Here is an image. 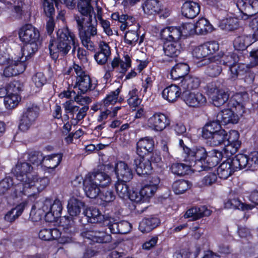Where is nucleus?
Masks as SVG:
<instances>
[{"label":"nucleus","mask_w":258,"mask_h":258,"mask_svg":"<svg viewBox=\"0 0 258 258\" xmlns=\"http://www.w3.org/2000/svg\"><path fill=\"white\" fill-rule=\"evenodd\" d=\"M48 183L49 179L47 177L39 178L36 173L30 182L15 185L12 188L11 196L13 199L22 198L23 196L34 197L42 191Z\"/></svg>","instance_id":"nucleus-1"},{"label":"nucleus","mask_w":258,"mask_h":258,"mask_svg":"<svg viewBox=\"0 0 258 258\" xmlns=\"http://www.w3.org/2000/svg\"><path fill=\"white\" fill-rule=\"evenodd\" d=\"M111 181L110 176L106 173L97 171L89 173L83 180V189L87 197L95 199L102 187L109 185Z\"/></svg>","instance_id":"nucleus-2"},{"label":"nucleus","mask_w":258,"mask_h":258,"mask_svg":"<svg viewBox=\"0 0 258 258\" xmlns=\"http://www.w3.org/2000/svg\"><path fill=\"white\" fill-rule=\"evenodd\" d=\"M78 46L79 42L75 34L66 27L57 31L55 44H50L49 49L50 54L56 56V52L54 51L53 47H56L57 52L63 55L67 54L72 47V53H74Z\"/></svg>","instance_id":"nucleus-3"},{"label":"nucleus","mask_w":258,"mask_h":258,"mask_svg":"<svg viewBox=\"0 0 258 258\" xmlns=\"http://www.w3.org/2000/svg\"><path fill=\"white\" fill-rule=\"evenodd\" d=\"M138 156L134 158L133 165L137 174L146 176L152 173L154 168H162L164 163L160 153H155L151 156Z\"/></svg>","instance_id":"nucleus-4"},{"label":"nucleus","mask_w":258,"mask_h":258,"mask_svg":"<svg viewBox=\"0 0 258 258\" xmlns=\"http://www.w3.org/2000/svg\"><path fill=\"white\" fill-rule=\"evenodd\" d=\"M19 34L21 40L27 43L22 48V54L30 57L38 50L37 42L40 36L39 32L32 25L27 24L21 28Z\"/></svg>","instance_id":"nucleus-5"},{"label":"nucleus","mask_w":258,"mask_h":258,"mask_svg":"<svg viewBox=\"0 0 258 258\" xmlns=\"http://www.w3.org/2000/svg\"><path fill=\"white\" fill-rule=\"evenodd\" d=\"M238 115L230 109H222L218 113L216 119L208 122L204 127L202 131L203 137H207V135H211V133L223 130L222 125L229 123L235 124L238 122Z\"/></svg>","instance_id":"nucleus-6"},{"label":"nucleus","mask_w":258,"mask_h":258,"mask_svg":"<svg viewBox=\"0 0 258 258\" xmlns=\"http://www.w3.org/2000/svg\"><path fill=\"white\" fill-rule=\"evenodd\" d=\"M185 151L187 155H184V161L190 164L193 171H203L204 163L208 154L206 148L202 145H196L191 148H186Z\"/></svg>","instance_id":"nucleus-7"},{"label":"nucleus","mask_w":258,"mask_h":258,"mask_svg":"<svg viewBox=\"0 0 258 258\" xmlns=\"http://www.w3.org/2000/svg\"><path fill=\"white\" fill-rule=\"evenodd\" d=\"M40 114V107L33 103L24 108L20 116L19 128L22 132L27 131L34 125Z\"/></svg>","instance_id":"nucleus-8"},{"label":"nucleus","mask_w":258,"mask_h":258,"mask_svg":"<svg viewBox=\"0 0 258 258\" xmlns=\"http://www.w3.org/2000/svg\"><path fill=\"white\" fill-rule=\"evenodd\" d=\"M42 210L44 213L45 219L48 222H52L61 217L62 211L61 202L57 198L52 202L50 198H46L43 203Z\"/></svg>","instance_id":"nucleus-9"},{"label":"nucleus","mask_w":258,"mask_h":258,"mask_svg":"<svg viewBox=\"0 0 258 258\" xmlns=\"http://www.w3.org/2000/svg\"><path fill=\"white\" fill-rule=\"evenodd\" d=\"M81 235L94 243H106L112 240L111 235L103 229L98 228L97 225L84 229L81 232Z\"/></svg>","instance_id":"nucleus-10"},{"label":"nucleus","mask_w":258,"mask_h":258,"mask_svg":"<svg viewBox=\"0 0 258 258\" xmlns=\"http://www.w3.org/2000/svg\"><path fill=\"white\" fill-rule=\"evenodd\" d=\"M219 49L218 43L215 41L206 42L196 47L192 52L194 57L201 59L202 64H208L211 60L209 56Z\"/></svg>","instance_id":"nucleus-11"},{"label":"nucleus","mask_w":258,"mask_h":258,"mask_svg":"<svg viewBox=\"0 0 258 258\" xmlns=\"http://www.w3.org/2000/svg\"><path fill=\"white\" fill-rule=\"evenodd\" d=\"M33 170V167L30 163L24 162L17 163L13 173L16 178L20 181L19 183H26L30 182L36 174Z\"/></svg>","instance_id":"nucleus-12"},{"label":"nucleus","mask_w":258,"mask_h":258,"mask_svg":"<svg viewBox=\"0 0 258 258\" xmlns=\"http://www.w3.org/2000/svg\"><path fill=\"white\" fill-rule=\"evenodd\" d=\"M117 98H104L100 102H97L91 106V109L94 111L104 109L101 111L97 117V121L101 122L107 118L110 115L112 107L116 103Z\"/></svg>","instance_id":"nucleus-13"},{"label":"nucleus","mask_w":258,"mask_h":258,"mask_svg":"<svg viewBox=\"0 0 258 258\" xmlns=\"http://www.w3.org/2000/svg\"><path fill=\"white\" fill-rule=\"evenodd\" d=\"M29 57H26L22 54V56L19 60L17 59L9 60L6 65L7 67L4 69L3 75L6 78L16 76L23 73L26 69L25 61Z\"/></svg>","instance_id":"nucleus-14"},{"label":"nucleus","mask_w":258,"mask_h":258,"mask_svg":"<svg viewBox=\"0 0 258 258\" xmlns=\"http://www.w3.org/2000/svg\"><path fill=\"white\" fill-rule=\"evenodd\" d=\"M155 141L153 137L147 136L140 138L136 143V153L138 156H151L155 153H160L154 151Z\"/></svg>","instance_id":"nucleus-15"},{"label":"nucleus","mask_w":258,"mask_h":258,"mask_svg":"<svg viewBox=\"0 0 258 258\" xmlns=\"http://www.w3.org/2000/svg\"><path fill=\"white\" fill-rule=\"evenodd\" d=\"M91 0H78L77 8L80 15H76L74 19L77 22V17H80L83 20V24L86 23H91L93 18H95V12L91 5Z\"/></svg>","instance_id":"nucleus-16"},{"label":"nucleus","mask_w":258,"mask_h":258,"mask_svg":"<svg viewBox=\"0 0 258 258\" xmlns=\"http://www.w3.org/2000/svg\"><path fill=\"white\" fill-rule=\"evenodd\" d=\"M149 126L156 132H161L170 124V119L166 114L155 112L148 120Z\"/></svg>","instance_id":"nucleus-17"},{"label":"nucleus","mask_w":258,"mask_h":258,"mask_svg":"<svg viewBox=\"0 0 258 258\" xmlns=\"http://www.w3.org/2000/svg\"><path fill=\"white\" fill-rule=\"evenodd\" d=\"M86 207V204L82 200L75 198H71L68 202L67 209L69 216L64 217V221L67 223V220H70L74 223V220L79 217L82 209Z\"/></svg>","instance_id":"nucleus-18"},{"label":"nucleus","mask_w":258,"mask_h":258,"mask_svg":"<svg viewBox=\"0 0 258 258\" xmlns=\"http://www.w3.org/2000/svg\"><path fill=\"white\" fill-rule=\"evenodd\" d=\"M239 134L236 130H230L227 134L226 132L225 139V152L230 153L232 155L237 152L240 148L241 142L239 140Z\"/></svg>","instance_id":"nucleus-19"},{"label":"nucleus","mask_w":258,"mask_h":258,"mask_svg":"<svg viewBox=\"0 0 258 258\" xmlns=\"http://www.w3.org/2000/svg\"><path fill=\"white\" fill-rule=\"evenodd\" d=\"M131 60L128 55H126L124 57V60H121L119 58L114 57L110 63H108L104 67V71L113 74V72L115 70L118 72L124 74L127 70L131 67Z\"/></svg>","instance_id":"nucleus-20"},{"label":"nucleus","mask_w":258,"mask_h":258,"mask_svg":"<svg viewBox=\"0 0 258 258\" xmlns=\"http://www.w3.org/2000/svg\"><path fill=\"white\" fill-rule=\"evenodd\" d=\"M114 170L117 179L131 181L133 178V170L124 161L116 160Z\"/></svg>","instance_id":"nucleus-21"},{"label":"nucleus","mask_w":258,"mask_h":258,"mask_svg":"<svg viewBox=\"0 0 258 258\" xmlns=\"http://www.w3.org/2000/svg\"><path fill=\"white\" fill-rule=\"evenodd\" d=\"M223 157L222 152L218 149H212L208 151L206 159L203 165V171L208 170L217 166Z\"/></svg>","instance_id":"nucleus-22"},{"label":"nucleus","mask_w":258,"mask_h":258,"mask_svg":"<svg viewBox=\"0 0 258 258\" xmlns=\"http://www.w3.org/2000/svg\"><path fill=\"white\" fill-rule=\"evenodd\" d=\"M211 211L206 206L192 207L186 210L183 216L190 218V221H196L211 215Z\"/></svg>","instance_id":"nucleus-23"},{"label":"nucleus","mask_w":258,"mask_h":258,"mask_svg":"<svg viewBox=\"0 0 258 258\" xmlns=\"http://www.w3.org/2000/svg\"><path fill=\"white\" fill-rule=\"evenodd\" d=\"M83 214L86 217L87 223L103 224L106 217L98 208L94 207L85 208Z\"/></svg>","instance_id":"nucleus-24"},{"label":"nucleus","mask_w":258,"mask_h":258,"mask_svg":"<svg viewBox=\"0 0 258 258\" xmlns=\"http://www.w3.org/2000/svg\"><path fill=\"white\" fill-rule=\"evenodd\" d=\"M160 183V178L155 176L145 183L141 188V193L143 195L144 199L148 201L150 198L153 196L158 189Z\"/></svg>","instance_id":"nucleus-25"},{"label":"nucleus","mask_w":258,"mask_h":258,"mask_svg":"<svg viewBox=\"0 0 258 258\" xmlns=\"http://www.w3.org/2000/svg\"><path fill=\"white\" fill-rule=\"evenodd\" d=\"M161 35L166 41L179 42L182 35V31L180 27H167L161 31Z\"/></svg>","instance_id":"nucleus-26"},{"label":"nucleus","mask_w":258,"mask_h":258,"mask_svg":"<svg viewBox=\"0 0 258 258\" xmlns=\"http://www.w3.org/2000/svg\"><path fill=\"white\" fill-rule=\"evenodd\" d=\"M161 220L156 215H152L149 217L144 218L140 222L139 229L142 233H149L160 225Z\"/></svg>","instance_id":"nucleus-27"},{"label":"nucleus","mask_w":258,"mask_h":258,"mask_svg":"<svg viewBox=\"0 0 258 258\" xmlns=\"http://www.w3.org/2000/svg\"><path fill=\"white\" fill-rule=\"evenodd\" d=\"M73 78H76L75 84L78 85L81 94H85L91 90V87H92L91 79L83 69L81 75L72 77V81ZM72 85H73V82H72Z\"/></svg>","instance_id":"nucleus-28"},{"label":"nucleus","mask_w":258,"mask_h":258,"mask_svg":"<svg viewBox=\"0 0 258 258\" xmlns=\"http://www.w3.org/2000/svg\"><path fill=\"white\" fill-rule=\"evenodd\" d=\"M77 27L79 31L80 39L82 44L89 50L94 49L93 43L91 40L90 36L87 35L85 32V27L84 24H83V19L80 17H77Z\"/></svg>","instance_id":"nucleus-29"},{"label":"nucleus","mask_w":258,"mask_h":258,"mask_svg":"<svg viewBox=\"0 0 258 258\" xmlns=\"http://www.w3.org/2000/svg\"><path fill=\"white\" fill-rule=\"evenodd\" d=\"M212 103L214 106L220 107L223 106V109H230L231 111H235L233 108H236L237 105H239L234 98H210Z\"/></svg>","instance_id":"nucleus-30"},{"label":"nucleus","mask_w":258,"mask_h":258,"mask_svg":"<svg viewBox=\"0 0 258 258\" xmlns=\"http://www.w3.org/2000/svg\"><path fill=\"white\" fill-rule=\"evenodd\" d=\"M200 12V5L198 3L191 1L185 2L181 8L182 15L189 19H193L196 17Z\"/></svg>","instance_id":"nucleus-31"},{"label":"nucleus","mask_w":258,"mask_h":258,"mask_svg":"<svg viewBox=\"0 0 258 258\" xmlns=\"http://www.w3.org/2000/svg\"><path fill=\"white\" fill-rule=\"evenodd\" d=\"M27 205L26 201L22 202L18 204L15 207L9 211L5 215L4 219L6 221L12 223L20 217L24 212Z\"/></svg>","instance_id":"nucleus-32"},{"label":"nucleus","mask_w":258,"mask_h":258,"mask_svg":"<svg viewBox=\"0 0 258 258\" xmlns=\"http://www.w3.org/2000/svg\"><path fill=\"white\" fill-rule=\"evenodd\" d=\"M62 220L63 219L60 220V223L63 227L64 233L60 236L58 242L64 244L72 242L74 228L72 226V222L70 220H67V223Z\"/></svg>","instance_id":"nucleus-33"},{"label":"nucleus","mask_w":258,"mask_h":258,"mask_svg":"<svg viewBox=\"0 0 258 258\" xmlns=\"http://www.w3.org/2000/svg\"><path fill=\"white\" fill-rule=\"evenodd\" d=\"M225 136L226 131L223 129L212 132L211 135H207V137L203 138L208 140L211 146H217L222 144L225 145Z\"/></svg>","instance_id":"nucleus-34"},{"label":"nucleus","mask_w":258,"mask_h":258,"mask_svg":"<svg viewBox=\"0 0 258 258\" xmlns=\"http://www.w3.org/2000/svg\"><path fill=\"white\" fill-rule=\"evenodd\" d=\"M181 46L180 42L165 41L163 45L165 54L170 57L177 56L180 53Z\"/></svg>","instance_id":"nucleus-35"},{"label":"nucleus","mask_w":258,"mask_h":258,"mask_svg":"<svg viewBox=\"0 0 258 258\" xmlns=\"http://www.w3.org/2000/svg\"><path fill=\"white\" fill-rule=\"evenodd\" d=\"M189 71L188 65L185 63H179L176 64L171 71V76L172 79L177 80L184 78L187 76Z\"/></svg>","instance_id":"nucleus-36"},{"label":"nucleus","mask_w":258,"mask_h":258,"mask_svg":"<svg viewBox=\"0 0 258 258\" xmlns=\"http://www.w3.org/2000/svg\"><path fill=\"white\" fill-rule=\"evenodd\" d=\"M63 154L61 152L53 153L44 156V161L48 169H55L61 162Z\"/></svg>","instance_id":"nucleus-37"},{"label":"nucleus","mask_w":258,"mask_h":258,"mask_svg":"<svg viewBox=\"0 0 258 258\" xmlns=\"http://www.w3.org/2000/svg\"><path fill=\"white\" fill-rule=\"evenodd\" d=\"M130 181L117 179L114 184V188L118 196L123 200H126V197L130 196V188L127 184Z\"/></svg>","instance_id":"nucleus-38"},{"label":"nucleus","mask_w":258,"mask_h":258,"mask_svg":"<svg viewBox=\"0 0 258 258\" xmlns=\"http://www.w3.org/2000/svg\"><path fill=\"white\" fill-rule=\"evenodd\" d=\"M164 99L167 100L169 102H175L177 101L178 98H173L172 99H170L169 98H163ZM182 99L183 101L191 107H200L205 104L207 102V98H180Z\"/></svg>","instance_id":"nucleus-39"},{"label":"nucleus","mask_w":258,"mask_h":258,"mask_svg":"<svg viewBox=\"0 0 258 258\" xmlns=\"http://www.w3.org/2000/svg\"><path fill=\"white\" fill-rule=\"evenodd\" d=\"M27 155V161L34 166L38 167L44 162V156L40 151L32 150L29 151Z\"/></svg>","instance_id":"nucleus-40"},{"label":"nucleus","mask_w":258,"mask_h":258,"mask_svg":"<svg viewBox=\"0 0 258 258\" xmlns=\"http://www.w3.org/2000/svg\"><path fill=\"white\" fill-rule=\"evenodd\" d=\"M196 34L205 35L213 30V26L205 18L200 19L195 24Z\"/></svg>","instance_id":"nucleus-41"},{"label":"nucleus","mask_w":258,"mask_h":258,"mask_svg":"<svg viewBox=\"0 0 258 258\" xmlns=\"http://www.w3.org/2000/svg\"><path fill=\"white\" fill-rule=\"evenodd\" d=\"M180 84L183 89L190 91L199 87L200 84V80L196 77L187 76L183 78Z\"/></svg>","instance_id":"nucleus-42"},{"label":"nucleus","mask_w":258,"mask_h":258,"mask_svg":"<svg viewBox=\"0 0 258 258\" xmlns=\"http://www.w3.org/2000/svg\"><path fill=\"white\" fill-rule=\"evenodd\" d=\"M21 91L20 84L18 82L10 83L6 89H0V95L6 92V97H18Z\"/></svg>","instance_id":"nucleus-43"},{"label":"nucleus","mask_w":258,"mask_h":258,"mask_svg":"<svg viewBox=\"0 0 258 258\" xmlns=\"http://www.w3.org/2000/svg\"><path fill=\"white\" fill-rule=\"evenodd\" d=\"M258 13V1L243 0V16H253Z\"/></svg>","instance_id":"nucleus-44"},{"label":"nucleus","mask_w":258,"mask_h":258,"mask_svg":"<svg viewBox=\"0 0 258 258\" xmlns=\"http://www.w3.org/2000/svg\"><path fill=\"white\" fill-rule=\"evenodd\" d=\"M142 8L144 13L149 15L157 14L160 11L158 0H146L143 4Z\"/></svg>","instance_id":"nucleus-45"},{"label":"nucleus","mask_w":258,"mask_h":258,"mask_svg":"<svg viewBox=\"0 0 258 258\" xmlns=\"http://www.w3.org/2000/svg\"><path fill=\"white\" fill-rule=\"evenodd\" d=\"M191 169H192L191 166L190 164L187 163H174L170 167L172 173L178 176H183L187 174Z\"/></svg>","instance_id":"nucleus-46"},{"label":"nucleus","mask_w":258,"mask_h":258,"mask_svg":"<svg viewBox=\"0 0 258 258\" xmlns=\"http://www.w3.org/2000/svg\"><path fill=\"white\" fill-rule=\"evenodd\" d=\"M206 91L208 95H212L213 97H229L231 95L227 89H218L215 83L209 84L207 86Z\"/></svg>","instance_id":"nucleus-47"},{"label":"nucleus","mask_w":258,"mask_h":258,"mask_svg":"<svg viewBox=\"0 0 258 258\" xmlns=\"http://www.w3.org/2000/svg\"><path fill=\"white\" fill-rule=\"evenodd\" d=\"M190 185L191 184L188 180L179 179L173 183L172 187L176 195H180L185 192L190 187Z\"/></svg>","instance_id":"nucleus-48"},{"label":"nucleus","mask_w":258,"mask_h":258,"mask_svg":"<svg viewBox=\"0 0 258 258\" xmlns=\"http://www.w3.org/2000/svg\"><path fill=\"white\" fill-rule=\"evenodd\" d=\"M245 151L243 150V157L246 159V163L243 165V169L247 168V170H253L258 165V152H254L248 156L244 154Z\"/></svg>","instance_id":"nucleus-49"},{"label":"nucleus","mask_w":258,"mask_h":258,"mask_svg":"<svg viewBox=\"0 0 258 258\" xmlns=\"http://www.w3.org/2000/svg\"><path fill=\"white\" fill-rule=\"evenodd\" d=\"M225 208L242 210V202L235 194H230L224 203Z\"/></svg>","instance_id":"nucleus-50"},{"label":"nucleus","mask_w":258,"mask_h":258,"mask_svg":"<svg viewBox=\"0 0 258 258\" xmlns=\"http://www.w3.org/2000/svg\"><path fill=\"white\" fill-rule=\"evenodd\" d=\"M233 173L234 172L230 168V165H229L228 163H225L224 161L218 168L217 174L220 178L226 179Z\"/></svg>","instance_id":"nucleus-51"},{"label":"nucleus","mask_w":258,"mask_h":258,"mask_svg":"<svg viewBox=\"0 0 258 258\" xmlns=\"http://www.w3.org/2000/svg\"><path fill=\"white\" fill-rule=\"evenodd\" d=\"M242 153H239L227 159L225 162V163H228L229 165H230V168L234 172L242 169V166L240 163Z\"/></svg>","instance_id":"nucleus-52"},{"label":"nucleus","mask_w":258,"mask_h":258,"mask_svg":"<svg viewBox=\"0 0 258 258\" xmlns=\"http://www.w3.org/2000/svg\"><path fill=\"white\" fill-rule=\"evenodd\" d=\"M118 22L121 23L120 25V30L124 31L134 24L135 19L132 16L122 14L120 15Z\"/></svg>","instance_id":"nucleus-53"},{"label":"nucleus","mask_w":258,"mask_h":258,"mask_svg":"<svg viewBox=\"0 0 258 258\" xmlns=\"http://www.w3.org/2000/svg\"><path fill=\"white\" fill-rule=\"evenodd\" d=\"M98 197L104 202L110 203L114 201L115 196L112 190L106 189V187H104L101 188Z\"/></svg>","instance_id":"nucleus-54"},{"label":"nucleus","mask_w":258,"mask_h":258,"mask_svg":"<svg viewBox=\"0 0 258 258\" xmlns=\"http://www.w3.org/2000/svg\"><path fill=\"white\" fill-rule=\"evenodd\" d=\"M217 180V174L213 172L208 173L201 180L203 186H211L215 183Z\"/></svg>","instance_id":"nucleus-55"},{"label":"nucleus","mask_w":258,"mask_h":258,"mask_svg":"<svg viewBox=\"0 0 258 258\" xmlns=\"http://www.w3.org/2000/svg\"><path fill=\"white\" fill-rule=\"evenodd\" d=\"M74 102L72 100L66 101L63 104L65 112L70 114L72 119H75V114H77L79 110V106L75 105Z\"/></svg>","instance_id":"nucleus-56"},{"label":"nucleus","mask_w":258,"mask_h":258,"mask_svg":"<svg viewBox=\"0 0 258 258\" xmlns=\"http://www.w3.org/2000/svg\"><path fill=\"white\" fill-rule=\"evenodd\" d=\"M180 95V89L175 85L166 88L162 92L163 97H179Z\"/></svg>","instance_id":"nucleus-57"},{"label":"nucleus","mask_w":258,"mask_h":258,"mask_svg":"<svg viewBox=\"0 0 258 258\" xmlns=\"http://www.w3.org/2000/svg\"><path fill=\"white\" fill-rule=\"evenodd\" d=\"M222 25H224L223 28L226 30L233 31L238 27L239 22L236 18H229L223 21Z\"/></svg>","instance_id":"nucleus-58"},{"label":"nucleus","mask_w":258,"mask_h":258,"mask_svg":"<svg viewBox=\"0 0 258 258\" xmlns=\"http://www.w3.org/2000/svg\"><path fill=\"white\" fill-rule=\"evenodd\" d=\"M221 72V67L219 65L217 62L210 63L207 69V74L212 77H216L219 76Z\"/></svg>","instance_id":"nucleus-59"},{"label":"nucleus","mask_w":258,"mask_h":258,"mask_svg":"<svg viewBox=\"0 0 258 258\" xmlns=\"http://www.w3.org/2000/svg\"><path fill=\"white\" fill-rule=\"evenodd\" d=\"M139 39V35L135 30L127 31L124 36L125 42L131 45H135Z\"/></svg>","instance_id":"nucleus-60"},{"label":"nucleus","mask_w":258,"mask_h":258,"mask_svg":"<svg viewBox=\"0 0 258 258\" xmlns=\"http://www.w3.org/2000/svg\"><path fill=\"white\" fill-rule=\"evenodd\" d=\"M43 11L47 17H51L54 14V0H43Z\"/></svg>","instance_id":"nucleus-61"},{"label":"nucleus","mask_w":258,"mask_h":258,"mask_svg":"<svg viewBox=\"0 0 258 258\" xmlns=\"http://www.w3.org/2000/svg\"><path fill=\"white\" fill-rule=\"evenodd\" d=\"M130 199L131 201L137 203H141L146 202V200L144 199V197L143 194L141 193V190L139 192L135 190H130V196L126 197V200Z\"/></svg>","instance_id":"nucleus-62"},{"label":"nucleus","mask_w":258,"mask_h":258,"mask_svg":"<svg viewBox=\"0 0 258 258\" xmlns=\"http://www.w3.org/2000/svg\"><path fill=\"white\" fill-rule=\"evenodd\" d=\"M13 185V178L6 177L0 181V195H4Z\"/></svg>","instance_id":"nucleus-63"},{"label":"nucleus","mask_w":258,"mask_h":258,"mask_svg":"<svg viewBox=\"0 0 258 258\" xmlns=\"http://www.w3.org/2000/svg\"><path fill=\"white\" fill-rule=\"evenodd\" d=\"M118 230L116 231L113 229L115 232H117V234H125L131 230L132 226L131 224L126 221H121L118 222Z\"/></svg>","instance_id":"nucleus-64"}]
</instances>
